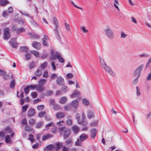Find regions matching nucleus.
Here are the masks:
<instances>
[{
  "instance_id": "dca6fc26",
  "label": "nucleus",
  "mask_w": 151,
  "mask_h": 151,
  "mask_svg": "<svg viewBox=\"0 0 151 151\" xmlns=\"http://www.w3.org/2000/svg\"><path fill=\"white\" fill-rule=\"evenodd\" d=\"M67 124L69 126H71L73 124L71 117L70 116L67 117V120L66 121Z\"/></svg>"
},
{
  "instance_id": "aec40b11",
  "label": "nucleus",
  "mask_w": 151,
  "mask_h": 151,
  "mask_svg": "<svg viewBox=\"0 0 151 151\" xmlns=\"http://www.w3.org/2000/svg\"><path fill=\"white\" fill-rule=\"evenodd\" d=\"M52 137V135L51 134H46L42 136V140L44 141L45 139L50 138Z\"/></svg>"
},
{
  "instance_id": "e2e57ef3",
  "label": "nucleus",
  "mask_w": 151,
  "mask_h": 151,
  "mask_svg": "<svg viewBox=\"0 0 151 151\" xmlns=\"http://www.w3.org/2000/svg\"><path fill=\"white\" fill-rule=\"evenodd\" d=\"M127 36V35L125 34L123 32H121L120 35L121 38H125Z\"/></svg>"
},
{
  "instance_id": "4468645a",
  "label": "nucleus",
  "mask_w": 151,
  "mask_h": 151,
  "mask_svg": "<svg viewBox=\"0 0 151 151\" xmlns=\"http://www.w3.org/2000/svg\"><path fill=\"white\" fill-rule=\"evenodd\" d=\"M79 92L77 90L75 91L70 96V97L72 99L78 97L79 95Z\"/></svg>"
},
{
  "instance_id": "f257e3e1",
  "label": "nucleus",
  "mask_w": 151,
  "mask_h": 151,
  "mask_svg": "<svg viewBox=\"0 0 151 151\" xmlns=\"http://www.w3.org/2000/svg\"><path fill=\"white\" fill-rule=\"evenodd\" d=\"M59 129L60 135L63 136L64 139L67 138L70 136L71 132L69 128L62 127Z\"/></svg>"
},
{
  "instance_id": "f03ea898",
  "label": "nucleus",
  "mask_w": 151,
  "mask_h": 151,
  "mask_svg": "<svg viewBox=\"0 0 151 151\" xmlns=\"http://www.w3.org/2000/svg\"><path fill=\"white\" fill-rule=\"evenodd\" d=\"M53 23L55 25V28L54 29V31L58 39L60 40V37L59 34L58 30L59 29V24L57 18L54 17L53 19Z\"/></svg>"
},
{
  "instance_id": "a19ab883",
  "label": "nucleus",
  "mask_w": 151,
  "mask_h": 151,
  "mask_svg": "<svg viewBox=\"0 0 151 151\" xmlns=\"http://www.w3.org/2000/svg\"><path fill=\"white\" fill-rule=\"evenodd\" d=\"M20 13L23 15L27 16V17H29L31 19H32L33 18V17L32 16H30V14H28L27 12H20Z\"/></svg>"
},
{
  "instance_id": "7c9ffc66",
  "label": "nucleus",
  "mask_w": 151,
  "mask_h": 151,
  "mask_svg": "<svg viewBox=\"0 0 151 151\" xmlns=\"http://www.w3.org/2000/svg\"><path fill=\"white\" fill-rule=\"evenodd\" d=\"M9 3V2L6 0H0V4L1 6H5Z\"/></svg>"
},
{
  "instance_id": "5fc2aeb1",
  "label": "nucleus",
  "mask_w": 151,
  "mask_h": 151,
  "mask_svg": "<svg viewBox=\"0 0 151 151\" xmlns=\"http://www.w3.org/2000/svg\"><path fill=\"white\" fill-rule=\"evenodd\" d=\"M136 94L137 96H139L140 95V91L139 88L137 86L136 87Z\"/></svg>"
},
{
  "instance_id": "49530a36",
  "label": "nucleus",
  "mask_w": 151,
  "mask_h": 151,
  "mask_svg": "<svg viewBox=\"0 0 151 151\" xmlns=\"http://www.w3.org/2000/svg\"><path fill=\"white\" fill-rule=\"evenodd\" d=\"M73 142L72 141V140L70 139H68L66 141L65 143L66 145H69V146H71L72 145V144Z\"/></svg>"
},
{
  "instance_id": "bb28decb",
  "label": "nucleus",
  "mask_w": 151,
  "mask_h": 151,
  "mask_svg": "<svg viewBox=\"0 0 151 151\" xmlns=\"http://www.w3.org/2000/svg\"><path fill=\"white\" fill-rule=\"evenodd\" d=\"M94 112L93 111H88V117L89 119H91L94 116Z\"/></svg>"
},
{
  "instance_id": "6e6552de",
  "label": "nucleus",
  "mask_w": 151,
  "mask_h": 151,
  "mask_svg": "<svg viewBox=\"0 0 151 151\" xmlns=\"http://www.w3.org/2000/svg\"><path fill=\"white\" fill-rule=\"evenodd\" d=\"M3 132H4L5 134L6 132H7L8 133H11V134L10 135V137L11 138L13 137L14 135V133L12 132V129L9 127H7L5 129Z\"/></svg>"
},
{
  "instance_id": "a211bd4d",
  "label": "nucleus",
  "mask_w": 151,
  "mask_h": 151,
  "mask_svg": "<svg viewBox=\"0 0 151 151\" xmlns=\"http://www.w3.org/2000/svg\"><path fill=\"white\" fill-rule=\"evenodd\" d=\"M63 143L62 142H58L55 146V148L56 151H58L60 150V148L62 147Z\"/></svg>"
},
{
  "instance_id": "a18cd8bd",
  "label": "nucleus",
  "mask_w": 151,
  "mask_h": 151,
  "mask_svg": "<svg viewBox=\"0 0 151 151\" xmlns=\"http://www.w3.org/2000/svg\"><path fill=\"white\" fill-rule=\"evenodd\" d=\"M4 134L3 131L0 132V141L2 140L4 138L5 136L4 135Z\"/></svg>"
},
{
  "instance_id": "412c9836",
  "label": "nucleus",
  "mask_w": 151,
  "mask_h": 151,
  "mask_svg": "<svg viewBox=\"0 0 151 151\" xmlns=\"http://www.w3.org/2000/svg\"><path fill=\"white\" fill-rule=\"evenodd\" d=\"M36 89L38 92H41L44 90L45 87L39 84L36 85Z\"/></svg>"
},
{
  "instance_id": "052dcab7",
  "label": "nucleus",
  "mask_w": 151,
  "mask_h": 151,
  "mask_svg": "<svg viewBox=\"0 0 151 151\" xmlns=\"http://www.w3.org/2000/svg\"><path fill=\"white\" fill-rule=\"evenodd\" d=\"M35 65V63L34 62H32L29 66V68L30 69L33 68Z\"/></svg>"
},
{
  "instance_id": "4be33fe9",
  "label": "nucleus",
  "mask_w": 151,
  "mask_h": 151,
  "mask_svg": "<svg viewBox=\"0 0 151 151\" xmlns=\"http://www.w3.org/2000/svg\"><path fill=\"white\" fill-rule=\"evenodd\" d=\"M57 58L58 59L59 61L61 63H63L64 62V60L62 57L61 56V54L57 53Z\"/></svg>"
},
{
  "instance_id": "473e14b6",
  "label": "nucleus",
  "mask_w": 151,
  "mask_h": 151,
  "mask_svg": "<svg viewBox=\"0 0 151 151\" xmlns=\"http://www.w3.org/2000/svg\"><path fill=\"white\" fill-rule=\"evenodd\" d=\"M67 100V98L65 97H63L60 99V102L61 104H63L66 102Z\"/></svg>"
},
{
  "instance_id": "72a5a7b5",
  "label": "nucleus",
  "mask_w": 151,
  "mask_h": 151,
  "mask_svg": "<svg viewBox=\"0 0 151 151\" xmlns=\"http://www.w3.org/2000/svg\"><path fill=\"white\" fill-rule=\"evenodd\" d=\"M5 141L6 143L9 144H11L12 142V140L10 139V137L8 135H7L6 137Z\"/></svg>"
},
{
  "instance_id": "de8ad7c7",
  "label": "nucleus",
  "mask_w": 151,
  "mask_h": 151,
  "mask_svg": "<svg viewBox=\"0 0 151 151\" xmlns=\"http://www.w3.org/2000/svg\"><path fill=\"white\" fill-rule=\"evenodd\" d=\"M43 124V122H40L37 123L36 127L37 128H40Z\"/></svg>"
},
{
  "instance_id": "ddd939ff",
  "label": "nucleus",
  "mask_w": 151,
  "mask_h": 151,
  "mask_svg": "<svg viewBox=\"0 0 151 151\" xmlns=\"http://www.w3.org/2000/svg\"><path fill=\"white\" fill-rule=\"evenodd\" d=\"M64 80L61 77H58L56 79V83L59 85H62L64 82Z\"/></svg>"
},
{
  "instance_id": "b1692460",
  "label": "nucleus",
  "mask_w": 151,
  "mask_h": 151,
  "mask_svg": "<svg viewBox=\"0 0 151 151\" xmlns=\"http://www.w3.org/2000/svg\"><path fill=\"white\" fill-rule=\"evenodd\" d=\"M91 134V137L94 138L96 136V131L95 129H92L90 130Z\"/></svg>"
},
{
  "instance_id": "8fccbe9b",
  "label": "nucleus",
  "mask_w": 151,
  "mask_h": 151,
  "mask_svg": "<svg viewBox=\"0 0 151 151\" xmlns=\"http://www.w3.org/2000/svg\"><path fill=\"white\" fill-rule=\"evenodd\" d=\"M64 108L65 111L69 110L71 108V106L70 104L66 105L64 106Z\"/></svg>"
},
{
  "instance_id": "f3484780",
  "label": "nucleus",
  "mask_w": 151,
  "mask_h": 151,
  "mask_svg": "<svg viewBox=\"0 0 151 151\" xmlns=\"http://www.w3.org/2000/svg\"><path fill=\"white\" fill-rule=\"evenodd\" d=\"M79 105L78 101L77 100H75L72 101V105L74 109L77 108Z\"/></svg>"
},
{
  "instance_id": "603ef678",
  "label": "nucleus",
  "mask_w": 151,
  "mask_h": 151,
  "mask_svg": "<svg viewBox=\"0 0 151 151\" xmlns=\"http://www.w3.org/2000/svg\"><path fill=\"white\" fill-rule=\"evenodd\" d=\"M25 22L24 19L22 18H20L17 21V22L19 24H22L24 23Z\"/></svg>"
},
{
  "instance_id": "2f4dec72",
  "label": "nucleus",
  "mask_w": 151,
  "mask_h": 151,
  "mask_svg": "<svg viewBox=\"0 0 151 151\" xmlns=\"http://www.w3.org/2000/svg\"><path fill=\"white\" fill-rule=\"evenodd\" d=\"M114 5L116 9H117L119 11L120 10V9L119 7V4L118 2V1L117 0H115L113 4Z\"/></svg>"
},
{
  "instance_id": "774afa93",
  "label": "nucleus",
  "mask_w": 151,
  "mask_h": 151,
  "mask_svg": "<svg viewBox=\"0 0 151 151\" xmlns=\"http://www.w3.org/2000/svg\"><path fill=\"white\" fill-rule=\"evenodd\" d=\"M22 122L23 125H27V120L26 119H22Z\"/></svg>"
},
{
  "instance_id": "bf43d9fd",
  "label": "nucleus",
  "mask_w": 151,
  "mask_h": 151,
  "mask_svg": "<svg viewBox=\"0 0 151 151\" xmlns=\"http://www.w3.org/2000/svg\"><path fill=\"white\" fill-rule=\"evenodd\" d=\"M81 29L82 30V32L83 33H86L88 32V30L86 29L85 27H81Z\"/></svg>"
},
{
  "instance_id": "79ce46f5",
  "label": "nucleus",
  "mask_w": 151,
  "mask_h": 151,
  "mask_svg": "<svg viewBox=\"0 0 151 151\" xmlns=\"http://www.w3.org/2000/svg\"><path fill=\"white\" fill-rule=\"evenodd\" d=\"M81 142V140L80 141L79 139H78L77 141L75 142V145H76L79 146L81 147L82 146V143Z\"/></svg>"
},
{
  "instance_id": "6ab92c4d",
  "label": "nucleus",
  "mask_w": 151,
  "mask_h": 151,
  "mask_svg": "<svg viewBox=\"0 0 151 151\" xmlns=\"http://www.w3.org/2000/svg\"><path fill=\"white\" fill-rule=\"evenodd\" d=\"M72 130L75 133H77L79 130V128L76 125L73 126L71 128Z\"/></svg>"
},
{
  "instance_id": "680f3d73",
  "label": "nucleus",
  "mask_w": 151,
  "mask_h": 151,
  "mask_svg": "<svg viewBox=\"0 0 151 151\" xmlns=\"http://www.w3.org/2000/svg\"><path fill=\"white\" fill-rule=\"evenodd\" d=\"M64 123V121H61L56 123V124L59 127H61L63 125V124Z\"/></svg>"
},
{
  "instance_id": "f8f14e48",
  "label": "nucleus",
  "mask_w": 151,
  "mask_h": 151,
  "mask_svg": "<svg viewBox=\"0 0 151 151\" xmlns=\"http://www.w3.org/2000/svg\"><path fill=\"white\" fill-rule=\"evenodd\" d=\"M65 116V114L62 112H58L56 113V117L58 119H60L63 118Z\"/></svg>"
},
{
  "instance_id": "5701e85b",
  "label": "nucleus",
  "mask_w": 151,
  "mask_h": 151,
  "mask_svg": "<svg viewBox=\"0 0 151 151\" xmlns=\"http://www.w3.org/2000/svg\"><path fill=\"white\" fill-rule=\"evenodd\" d=\"M87 138V135L86 134H82L80 136V140L83 142Z\"/></svg>"
},
{
  "instance_id": "4d7b16f0",
  "label": "nucleus",
  "mask_w": 151,
  "mask_h": 151,
  "mask_svg": "<svg viewBox=\"0 0 151 151\" xmlns=\"http://www.w3.org/2000/svg\"><path fill=\"white\" fill-rule=\"evenodd\" d=\"M29 106L28 105H26L25 106H23L22 107V112H25L28 108Z\"/></svg>"
},
{
  "instance_id": "7ed1b4c3",
  "label": "nucleus",
  "mask_w": 151,
  "mask_h": 151,
  "mask_svg": "<svg viewBox=\"0 0 151 151\" xmlns=\"http://www.w3.org/2000/svg\"><path fill=\"white\" fill-rule=\"evenodd\" d=\"M106 36L109 39H112L114 37V34L111 28L109 26L104 30Z\"/></svg>"
},
{
  "instance_id": "f704fd0d",
  "label": "nucleus",
  "mask_w": 151,
  "mask_h": 151,
  "mask_svg": "<svg viewBox=\"0 0 151 151\" xmlns=\"http://www.w3.org/2000/svg\"><path fill=\"white\" fill-rule=\"evenodd\" d=\"M35 121L32 118H30L29 121V124L31 126L34 125L35 124Z\"/></svg>"
},
{
  "instance_id": "09e8293b",
  "label": "nucleus",
  "mask_w": 151,
  "mask_h": 151,
  "mask_svg": "<svg viewBox=\"0 0 151 151\" xmlns=\"http://www.w3.org/2000/svg\"><path fill=\"white\" fill-rule=\"evenodd\" d=\"M51 65L53 69V70L54 71H55L56 70V68L54 62L53 61H52L51 62Z\"/></svg>"
},
{
  "instance_id": "9b49d317",
  "label": "nucleus",
  "mask_w": 151,
  "mask_h": 151,
  "mask_svg": "<svg viewBox=\"0 0 151 151\" xmlns=\"http://www.w3.org/2000/svg\"><path fill=\"white\" fill-rule=\"evenodd\" d=\"M35 113V110L32 108H30L28 110L27 115L29 117H32L34 116Z\"/></svg>"
},
{
  "instance_id": "393cba45",
  "label": "nucleus",
  "mask_w": 151,
  "mask_h": 151,
  "mask_svg": "<svg viewBox=\"0 0 151 151\" xmlns=\"http://www.w3.org/2000/svg\"><path fill=\"white\" fill-rule=\"evenodd\" d=\"M55 149V146L51 144L47 146L45 149L47 150H53Z\"/></svg>"
},
{
  "instance_id": "6e6d98bb",
  "label": "nucleus",
  "mask_w": 151,
  "mask_h": 151,
  "mask_svg": "<svg viewBox=\"0 0 151 151\" xmlns=\"http://www.w3.org/2000/svg\"><path fill=\"white\" fill-rule=\"evenodd\" d=\"M44 106L42 105H38L37 107V109L39 111H42L44 109Z\"/></svg>"
},
{
  "instance_id": "4c0bfd02",
  "label": "nucleus",
  "mask_w": 151,
  "mask_h": 151,
  "mask_svg": "<svg viewBox=\"0 0 151 151\" xmlns=\"http://www.w3.org/2000/svg\"><path fill=\"white\" fill-rule=\"evenodd\" d=\"M47 65V62H45L40 65V68L42 70H44Z\"/></svg>"
},
{
  "instance_id": "c85d7f7f",
  "label": "nucleus",
  "mask_w": 151,
  "mask_h": 151,
  "mask_svg": "<svg viewBox=\"0 0 151 151\" xmlns=\"http://www.w3.org/2000/svg\"><path fill=\"white\" fill-rule=\"evenodd\" d=\"M78 123L83 126H86L88 124L87 121L84 120H83L82 121L80 120Z\"/></svg>"
},
{
  "instance_id": "37998d69",
  "label": "nucleus",
  "mask_w": 151,
  "mask_h": 151,
  "mask_svg": "<svg viewBox=\"0 0 151 151\" xmlns=\"http://www.w3.org/2000/svg\"><path fill=\"white\" fill-rule=\"evenodd\" d=\"M64 25L65 28L67 31L69 32L70 31V25L68 24L66 22H65Z\"/></svg>"
},
{
  "instance_id": "423d86ee",
  "label": "nucleus",
  "mask_w": 151,
  "mask_h": 151,
  "mask_svg": "<svg viewBox=\"0 0 151 151\" xmlns=\"http://www.w3.org/2000/svg\"><path fill=\"white\" fill-rule=\"evenodd\" d=\"M59 53V52H54L52 50H50V54L51 56L50 57V59L51 60H55L57 58V54Z\"/></svg>"
},
{
  "instance_id": "cd10ccee",
  "label": "nucleus",
  "mask_w": 151,
  "mask_h": 151,
  "mask_svg": "<svg viewBox=\"0 0 151 151\" xmlns=\"http://www.w3.org/2000/svg\"><path fill=\"white\" fill-rule=\"evenodd\" d=\"M47 80L45 79H42L40 80L39 81V85L43 86L46 83Z\"/></svg>"
},
{
  "instance_id": "c03bdc74",
  "label": "nucleus",
  "mask_w": 151,
  "mask_h": 151,
  "mask_svg": "<svg viewBox=\"0 0 151 151\" xmlns=\"http://www.w3.org/2000/svg\"><path fill=\"white\" fill-rule=\"evenodd\" d=\"M46 115V113L45 111H42L39 113V116L40 117H45Z\"/></svg>"
},
{
  "instance_id": "20e7f679",
  "label": "nucleus",
  "mask_w": 151,
  "mask_h": 151,
  "mask_svg": "<svg viewBox=\"0 0 151 151\" xmlns=\"http://www.w3.org/2000/svg\"><path fill=\"white\" fill-rule=\"evenodd\" d=\"M144 67V65H141L138 67L134 71L133 73L134 76H135L137 75L138 77H139L141 75V72Z\"/></svg>"
},
{
  "instance_id": "338daca9",
  "label": "nucleus",
  "mask_w": 151,
  "mask_h": 151,
  "mask_svg": "<svg viewBox=\"0 0 151 151\" xmlns=\"http://www.w3.org/2000/svg\"><path fill=\"white\" fill-rule=\"evenodd\" d=\"M25 56L27 60L30 59L31 57V55L29 53L26 54Z\"/></svg>"
},
{
  "instance_id": "0eeeda50",
  "label": "nucleus",
  "mask_w": 151,
  "mask_h": 151,
  "mask_svg": "<svg viewBox=\"0 0 151 151\" xmlns=\"http://www.w3.org/2000/svg\"><path fill=\"white\" fill-rule=\"evenodd\" d=\"M107 73L113 77L115 76V74L114 73L112 69L108 66L104 68Z\"/></svg>"
},
{
  "instance_id": "c9c22d12",
  "label": "nucleus",
  "mask_w": 151,
  "mask_h": 151,
  "mask_svg": "<svg viewBox=\"0 0 151 151\" xmlns=\"http://www.w3.org/2000/svg\"><path fill=\"white\" fill-rule=\"evenodd\" d=\"M25 31V29L22 27H21L19 28L17 30V35L21 33L24 32Z\"/></svg>"
},
{
  "instance_id": "e433bc0d",
  "label": "nucleus",
  "mask_w": 151,
  "mask_h": 151,
  "mask_svg": "<svg viewBox=\"0 0 151 151\" xmlns=\"http://www.w3.org/2000/svg\"><path fill=\"white\" fill-rule=\"evenodd\" d=\"M30 52V53L33 54L36 57H39V53L37 51L34 50H31Z\"/></svg>"
},
{
  "instance_id": "c756f323",
  "label": "nucleus",
  "mask_w": 151,
  "mask_h": 151,
  "mask_svg": "<svg viewBox=\"0 0 151 151\" xmlns=\"http://www.w3.org/2000/svg\"><path fill=\"white\" fill-rule=\"evenodd\" d=\"M100 61L101 65L104 68L107 66L102 58H100Z\"/></svg>"
},
{
  "instance_id": "58836bf2",
  "label": "nucleus",
  "mask_w": 151,
  "mask_h": 151,
  "mask_svg": "<svg viewBox=\"0 0 151 151\" xmlns=\"http://www.w3.org/2000/svg\"><path fill=\"white\" fill-rule=\"evenodd\" d=\"M21 52H27L28 51V48L26 46H23L21 47L20 49Z\"/></svg>"
},
{
  "instance_id": "a878e982",
  "label": "nucleus",
  "mask_w": 151,
  "mask_h": 151,
  "mask_svg": "<svg viewBox=\"0 0 151 151\" xmlns=\"http://www.w3.org/2000/svg\"><path fill=\"white\" fill-rule=\"evenodd\" d=\"M42 70L38 68L35 72V74L37 76L39 77L42 75Z\"/></svg>"
},
{
  "instance_id": "0e129e2a",
  "label": "nucleus",
  "mask_w": 151,
  "mask_h": 151,
  "mask_svg": "<svg viewBox=\"0 0 151 151\" xmlns=\"http://www.w3.org/2000/svg\"><path fill=\"white\" fill-rule=\"evenodd\" d=\"M24 91L25 92V93L26 94H27L28 93L29 91V86H27V87L24 88Z\"/></svg>"
},
{
  "instance_id": "864d4df0",
  "label": "nucleus",
  "mask_w": 151,
  "mask_h": 151,
  "mask_svg": "<svg viewBox=\"0 0 151 151\" xmlns=\"http://www.w3.org/2000/svg\"><path fill=\"white\" fill-rule=\"evenodd\" d=\"M83 103L86 106H88L89 104V102L86 99H83L82 100Z\"/></svg>"
},
{
  "instance_id": "39448f33",
  "label": "nucleus",
  "mask_w": 151,
  "mask_h": 151,
  "mask_svg": "<svg viewBox=\"0 0 151 151\" xmlns=\"http://www.w3.org/2000/svg\"><path fill=\"white\" fill-rule=\"evenodd\" d=\"M10 29L8 28L4 29V38L5 40H8L10 38Z\"/></svg>"
},
{
  "instance_id": "2eb2a0df",
  "label": "nucleus",
  "mask_w": 151,
  "mask_h": 151,
  "mask_svg": "<svg viewBox=\"0 0 151 151\" xmlns=\"http://www.w3.org/2000/svg\"><path fill=\"white\" fill-rule=\"evenodd\" d=\"M9 43L13 48H15L17 46L18 43L16 42V41L13 39L11 40L9 42Z\"/></svg>"
},
{
  "instance_id": "1a4fd4ad",
  "label": "nucleus",
  "mask_w": 151,
  "mask_h": 151,
  "mask_svg": "<svg viewBox=\"0 0 151 151\" xmlns=\"http://www.w3.org/2000/svg\"><path fill=\"white\" fill-rule=\"evenodd\" d=\"M32 45L34 48L38 50L40 49L41 47L40 43L36 41H34L33 42Z\"/></svg>"
},
{
  "instance_id": "9d476101",
  "label": "nucleus",
  "mask_w": 151,
  "mask_h": 151,
  "mask_svg": "<svg viewBox=\"0 0 151 151\" xmlns=\"http://www.w3.org/2000/svg\"><path fill=\"white\" fill-rule=\"evenodd\" d=\"M27 35H30V38H31L39 39L40 38V36L35 33L29 32Z\"/></svg>"
},
{
  "instance_id": "69168bd1",
  "label": "nucleus",
  "mask_w": 151,
  "mask_h": 151,
  "mask_svg": "<svg viewBox=\"0 0 151 151\" xmlns=\"http://www.w3.org/2000/svg\"><path fill=\"white\" fill-rule=\"evenodd\" d=\"M73 76V75L71 73H68L66 75V77L68 79L72 78Z\"/></svg>"
},
{
  "instance_id": "13d9d810",
  "label": "nucleus",
  "mask_w": 151,
  "mask_h": 151,
  "mask_svg": "<svg viewBox=\"0 0 151 151\" xmlns=\"http://www.w3.org/2000/svg\"><path fill=\"white\" fill-rule=\"evenodd\" d=\"M57 78V74L53 73L50 76V79L51 80H54Z\"/></svg>"
},
{
  "instance_id": "ea45409f",
  "label": "nucleus",
  "mask_w": 151,
  "mask_h": 151,
  "mask_svg": "<svg viewBox=\"0 0 151 151\" xmlns=\"http://www.w3.org/2000/svg\"><path fill=\"white\" fill-rule=\"evenodd\" d=\"M61 89L62 91L64 93L68 91V87L65 85H63L62 86Z\"/></svg>"
},
{
  "instance_id": "3c124183",
  "label": "nucleus",
  "mask_w": 151,
  "mask_h": 151,
  "mask_svg": "<svg viewBox=\"0 0 151 151\" xmlns=\"http://www.w3.org/2000/svg\"><path fill=\"white\" fill-rule=\"evenodd\" d=\"M15 85L14 80V79L12 80L10 84V87L12 88H13Z\"/></svg>"
}]
</instances>
